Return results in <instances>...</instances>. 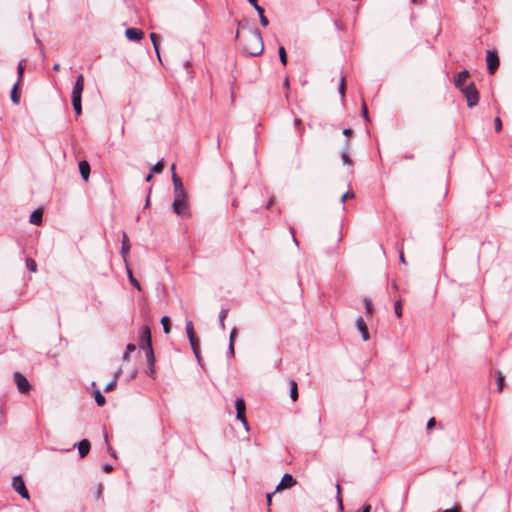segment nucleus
<instances>
[{"mask_svg": "<svg viewBox=\"0 0 512 512\" xmlns=\"http://www.w3.org/2000/svg\"><path fill=\"white\" fill-rule=\"evenodd\" d=\"M84 89V76L83 74H79L76 77V81L73 85L71 92V101L73 109L77 116H80L82 113V92Z\"/></svg>", "mask_w": 512, "mask_h": 512, "instance_id": "1", "label": "nucleus"}, {"mask_svg": "<svg viewBox=\"0 0 512 512\" xmlns=\"http://www.w3.org/2000/svg\"><path fill=\"white\" fill-rule=\"evenodd\" d=\"M263 50H264V44H263V38H262L261 32L259 31V29L255 28L252 31L251 43L244 47V51L249 56L256 57V56L261 55Z\"/></svg>", "mask_w": 512, "mask_h": 512, "instance_id": "2", "label": "nucleus"}, {"mask_svg": "<svg viewBox=\"0 0 512 512\" xmlns=\"http://www.w3.org/2000/svg\"><path fill=\"white\" fill-rule=\"evenodd\" d=\"M172 209L176 215L182 218H190L192 216L188 196L185 198H174Z\"/></svg>", "mask_w": 512, "mask_h": 512, "instance_id": "3", "label": "nucleus"}, {"mask_svg": "<svg viewBox=\"0 0 512 512\" xmlns=\"http://www.w3.org/2000/svg\"><path fill=\"white\" fill-rule=\"evenodd\" d=\"M462 93L463 95L465 96L466 98V101H467V106L469 108H472L474 106H476L479 102V92L475 86V84L473 82H471L470 84L468 85H464L462 86L461 88H458Z\"/></svg>", "mask_w": 512, "mask_h": 512, "instance_id": "4", "label": "nucleus"}, {"mask_svg": "<svg viewBox=\"0 0 512 512\" xmlns=\"http://www.w3.org/2000/svg\"><path fill=\"white\" fill-rule=\"evenodd\" d=\"M139 347L142 350H146L152 347L151 342V331L150 328L146 325L142 326L139 330Z\"/></svg>", "mask_w": 512, "mask_h": 512, "instance_id": "5", "label": "nucleus"}, {"mask_svg": "<svg viewBox=\"0 0 512 512\" xmlns=\"http://www.w3.org/2000/svg\"><path fill=\"white\" fill-rule=\"evenodd\" d=\"M174 169H175V164H173L171 167V170L173 172L172 182H173V186H174V198H185L186 196H188L187 192L184 188L182 180L174 172Z\"/></svg>", "mask_w": 512, "mask_h": 512, "instance_id": "6", "label": "nucleus"}, {"mask_svg": "<svg viewBox=\"0 0 512 512\" xmlns=\"http://www.w3.org/2000/svg\"><path fill=\"white\" fill-rule=\"evenodd\" d=\"M13 489L24 499H29V492L26 488L24 480L21 475L14 476L12 479Z\"/></svg>", "mask_w": 512, "mask_h": 512, "instance_id": "7", "label": "nucleus"}, {"mask_svg": "<svg viewBox=\"0 0 512 512\" xmlns=\"http://www.w3.org/2000/svg\"><path fill=\"white\" fill-rule=\"evenodd\" d=\"M13 379L20 393L26 394L30 391L31 385L28 379L23 374H21L20 372H14Z\"/></svg>", "mask_w": 512, "mask_h": 512, "instance_id": "8", "label": "nucleus"}, {"mask_svg": "<svg viewBox=\"0 0 512 512\" xmlns=\"http://www.w3.org/2000/svg\"><path fill=\"white\" fill-rule=\"evenodd\" d=\"M487 70L489 74H494L499 67L500 61L496 51L488 50L486 54Z\"/></svg>", "mask_w": 512, "mask_h": 512, "instance_id": "9", "label": "nucleus"}, {"mask_svg": "<svg viewBox=\"0 0 512 512\" xmlns=\"http://www.w3.org/2000/svg\"><path fill=\"white\" fill-rule=\"evenodd\" d=\"M296 480L293 478V476L289 473H285L277 485L275 492L282 490V489H288L293 487L296 484Z\"/></svg>", "mask_w": 512, "mask_h": 512, "instance_id": "10", "label": "nucleus"}, {"mask_svg": "<svg viewBox=\"0 0 512 512\" xmlns=\"http://www.w3.org/2000/svg\"><path fill=\"white\" fill-rule=\"evenodd\" d=\"M73 447H77L80 458H84L89 453L91 444L88 439H82L80 442L75 443Z\"/></svg>", "mask_w": 512, "mask_h": 512, "instance_id": "11", "label": "nucleus"}, {"mask_svg": "<svg viewBox=\"0 0 512 512\" xmlns=\"http://www.w3.org/2000/svg\"><path fill=\"white\" fill-rule=\"evenodd\" d=\"M356 326L361 333L363 341H368L370 339L369 331L364 319L361 316L356 319Z\"/></svg>", "mask_w": 512, "mask_h": 512, "instance_id": "12", "label": "nucleus"}, {"mask_svg": "<svg viewBox=\"0 0 512 512\" xmlns=\"http://www.w3.org/2000/svg\"><path fill=\"white\" fill-rule=\"evenodd\" d=\"M125 36L130 41H139L143 38L144 33L141 29L138 28H127L125 31Z\"/></svg>", "mask_w": 512, "mask_h": 512, "instance_id": "13", "label": "nucleus"}, {"mask_svg": "<svg viewBox=\"0 0 512 512\" xmlns=\"http://www.w3.org/2000/svg\"><path fill=\"white\" fill-rule=\"evenodd\" d=\"M79 172L81 174V177L84 181H88L90 176V164L86 160H82L78 164Z\"/></svg>", "mask_w": 512, "mask_h": 512, "instance_id": "14", "label": "nucleus"}, {"mask_svg": "<svg viewBox=\"0 0 512 512\" xmlns=\"http://www.w3.org/2000/svg\"><path fill=\"white\" fill-rule=\"evenodd\" d=\"M129 251H130V244H129L128 236H127L126 232H123L121 255H122V258L126 265H127V255L129 253Z\"/></svg>", "mask_w": 512, "mask_h": 512, "instance_id": "15", "label": "nucleus"}, {"mask_svg": "<svg viewBox=\"0 0 512 512\" xmlns=\"http://www.w3.org/2000/svg\"><path fill=\"white\" fill-rule=\"evenodd\" d=\"M236 418L241 419L246 411V404L243 398H236L235 400Z\"/></svg>", "mask_w": 512, "mask_h": 512, "instance_id": "16", "label": "nucleus"}, {"mask_svg": "<svg viewBox=\"0 0 512 512\" xmlns=\"http://www.w3.org/2000/svg\"><path fill=\"white\" fill-rule=\"evenodd\" d=\"M470 76V73L468 70H463L461 72H459L455 78H454V84H455V87L456 88H461L462 86H464V82L466 81V79Z\"/></svg>", "mask_w": 512, "mask_h": 512, "instance_id": "17", "label": "nucleus"}, {"mask_svg": "<svg viewBox=\"0 0 512 512\" xmlns=\"http://www.w3.org/2000/svg\"><path fill=\"white\" fill-rule=\"evenodd\" d=\"M144 351H145L147 363H148V366H149V372L148 373L149 374H153L154 371H155V369H154L155 355H154L153 348H149V349H146Z\"/></svg>", "mask_w": 512, "mask_h": 512, "instance_id": "18", "label": "nucleus"}, {"mask_svg": "<svg viewBox=\"0 0 512 512\" xmlns=\"http://www.w3.org/2000/svg\"><path fill=\"white\" fill-rule=\"evenodd\" d=\"M42 216H43V211L40 208H38L31 213V215L29 217V222L31 224L39 226L42 224Z\"/></svg>", "mask_w": 512, "mask_h": 512, "instance_id": "19", "label": "nucleus"}, {"mask_svg": "<svg viewBox=\"0 0 512 512\" xmlns=\"http://www.w3.org/2000/svg\"><path fill=\"white\" fill-rule=\"evenodd\" d=\"M290 385V398L292 401H296L298 399V385L294 379L289 380Z\"/></svg>", "mask_w": 512, "mask_h": 512, "instance_id": "20", "label": "nucleus"}, {"mask_svg": "<svg viewBox=\"0 0 512 512\" xmlns=\"http://www.w3.org/2000/svg\"><path fill=\"white\" fill-rule=\"evenodd\" d=\"M495 376H496V382H497V391L500 393V392H502V390L505 386V377L501 371H497Z\"/></svg>", "mask_w": 512, "mask_h": 512, "instance_id": "21", "label": "nucleus"}, {"mask_svg": "<svg viewBox=\"0 0 512 512\" xmlns=\"http://www.w3.org/2000/svg\"><path fill=\"white\" fill-rule=\"evenodd\" d=\"M18 85H19V80L16 81V83L13 85L12 90H11L10 98H11V101L14 104H19L20 103V96H19V94L17 92Z\"/></svg>", "mask_w": 512, "mask_h": 512, "instance_id": "22", "label": "nucleus"}, {"mask_svg": "<svg viewBox=\"0 0 512 512\" xmlns=\"http://www.w3.org/2000/svg\"><path fill=\"white\" fill-rule=\"evenodd\" d=\"M126 268H127V275H128V278H129V281H130L131 285L133 287H135L138 291H140L141 290V285L138 282V280L133 276V273L129 269L128 264L126 265Z\"/></svg>", "mask_w": 512, "mask_h": 512, "instance_id": "23", "label": "nucleus"}, {"mask_svg": "<svg viewBox=\"0 0 512 512\" xmlns=\"http://www.w3.org/2000/svg\"><path fill=\"white\" fill-rule=\"evenodd\" d=\"M95 402L99 407H102L106 404V398L103 396L100 390L94 391Z\"/></svg>", "mask_w": 512, "mask_h": 512, "instance_id": "24", "label": "nucleus"}, {"mask_svg": "<svg viewBox=\"0 0 512 512\" xmlns=\"http://www.w3.org/2000/svg\"><path fill=\"white\" fill-rule=\"evenodd\" d=\"M189 343L197 360L200 361L199 340L195 337L192 341H189Z\"/></svg>", "mask_w": 512, "mask_h": 512, "instance_id": "25", "label": "nucleus"}, {"mask_svg": "<svg viewBox=\"0 0 512 512\" xmlns=\"http://www.w3.org/2000/svg\"><path fill=\"white\" fill-rule=\"evenodd\" d=\"M278 55H279V59H280V62L286 66L287 65V62H288V58H287V53H286V49L284 46H280L279 49H278Z\"/></svg>", "mask_w": 512, "mask_h": 512, "instance_id": "26", "label": "nucleus"}, {"mask_svg": "<svg viewBox=\"0 0 512 512\" xmlns=\"http://www.w3.org/2000/svg\"><path fill=\"white\" fill-rule=\"evenodd\" d=\"M150 39L152 41L154 50L157 54L158 59L160 60V53H159V43H158V35L156 33L150 34Z\"/></svg>", "mask_w": 512, "mask_h": 512, "instance_id": "27", "label": "nucleus"}, {"mask_svg": "<svg viewBox=\"0 0 512 512\" xmlns=\"http://www.w3.org/2000/svg\"><path fill=\"white\" fill-rule=\"evenodd\" d=\"M186 333L189 341H192L196 337L192 321L186 323Z\"/></svg>", "mask_w": 512, "mask_h": 512, "instance_id": "28", "label": "nucleus"}, {"mask_svg": "<svg viewBox=\"0 0 512 512\" xmlns=\"http://www.w3.org/2000/svg\"><path fill=\"white\" fill-rule=\"evenodd\" d=\"M228 312H229V309L227 308H222L220 313H219V325L220 327L224 330L225 329V318L227 317L228 315Z\"/></svg>", "mask_w": 512, "mask_h": 512, "instance_id": "29", "label": "nucleus"}, {"mask_svg": "<svg viewBox=\"0 0 512 512\" xmlns=\"http://www.w3.org/2000/svg\"><path fill=\"white\" fill-rule=\"evenodd\" d=\"M341 158L344 164L352 165L353 162L348 155V141H346V148L342 151Z\"/></svg>", "mask_w": 512, "mask_h": 512, "instance_id": "30", "label": "nucleus"}, {"mask_svg": "<svg viewBox=\"0 0 512 512\" xmlns=\"http://www.w3.org/2000/svg\"><path fill=\"white\" fill-rule=\"evenodd\" d=\"M26 268L32 272V273H35L37 271V263L34 259L32 258H27L26 259Z\"/></svg>", "mask_w": 512, "mask_h": 512, "instance_id": "31", "label": "nucleus"}, {"mask_svg": "<svg viewBox=\"0 0 512 512\" xmlns=\"http://www.w3.org/2000/svg\"><path fill=\"white\" fill-rule=\"evenodd\" d=\"M161 324L163 325L164 333L168 334L170 332V319L168 316H163L161 319Z\"/></svg>", "mask_w": 512, "mask_h": 512, "instance_id": "32", "label": "nucleus"}, {"mask_svg": "<svg viewBox=\"0 0 512 512\" xmlns=\"http://www.w3.org/2000/svg\"><path fill=\"white\" fill-rule=\"evenodd\" d=\"M163 169H164V163H163V160H160L151 168V173L159 174L163 171Z\"/></svg>", "mask_w": 512, "mask_h": 512, "instance_id": "33", "label": "nucleus"}, {"mask_svg": "<svg viewBox=\"0 0 512 512\" xmlns=\"http://www.w3.org/2000/svg\"><path fill=\"white\" fill-rule=\"evenodd\" d=\"M394 311L398 318L402 317V301L400 299L395 302Z\"/></svg>", "mask_w": 512, "mask_h": 512, "instance_id": "34", "label": "nucleus"}, {"mask_svg": "<svg viewBox=\"0 0 512 512\" xmlns=\"http://www.w3.org/2000/svg\"><path fill=\"white\" fill-rule=\"evenodd\" d=\"M362 302H363V305L365 307L366 313L367 314H372V312H373V305H372L370 299L364 298Z\"/></svg>", "mask_w": 512, "mask_h": 512, "instance_id": "35", "label": "nucleus"}, {"mask_svg": "<svg viewBox=\"0 0 512 512\" xmlns=\"http://www.w3.org/2000/svg\"><path fill=\"white\" fill-rule=\"evenodd\" d=\"M345 91H346V86H345V77L344 76H341L340 78V83H339V93L341 95L342 98L345 97Z\"/></svg>", "mask_w": 512, "mask_h": 512, "instance_id": "36", "label": "nucleus"}, {"mask_svg": "<svg viewBox=\"0 0 512 512\" xmlns=\"http://www.w3.org/2000/svg\"><path fill=\"white\" fill-rule=\"evenodd\" d=\"M361 114L363 116V118L366 120V121H370V118H369V115H368V109H367V105L365 102L362 103V107H361Z\"/></svg>", "mask_w": 512, "mask_h": 512, "instance_id": "37", "label": "nucleus"}, {"mask_svg": "<svg viewBox=\"0 0 512 512\" xmlns=\"http://www.w3.org/2000/svg\"><path fill=\"white\" fill-rule=\"evenodd\" d=\"M116 379H112L105 387H104V391L105 392H109L111 390H113L115 387H116Z\"/></svg>", "mask_w": 512, "mask_h": 512, "instance_id": "38", "label": "nucleus"}, {"mask_svg": "<svg viewBox=\"0 0 512 512\" xmlns=\"http://www.w3.org/2000/svg\"><path fill=\"white\" fill-rule=\"evenodd\" d=\"M355 194L354 192H350V191H347L346 193H344L340 199V202L342 204H345V201L348 199V198H354Z\"/></svg>", "mask_w": 512, "mask_h": 512, "instance_id": "39", "label": "nucleus"}, {"mask_svg": "<svg viewBox=\"0 0 512 512\" xmlns=\"http://www.w3.org/2000/svg\"><path fill=\"white\" fill-rule=\"evenodd\" d=\"M17 71H18V79L17 80H21L22 76H23V73H24V65H23V62L20 61L18 66H17Z\"/></svg>", "mask_w": 512, "mask_h": 512, "instance_id": "40", "label": "nucleus"}, {"mask_svg": "<svg viewBox=\"0 0 512 512\" xmlns=\"http://www.w3.org/2000/svg\"><path fill=\"white\" fill-rule=\"evenodd\" d=\"M235 354V351H234V344H232V341L229 342V345H228V350H227V356L228 357H233Z\"/></svg>", "mask_w": 512, "mask_h": 512, "instance_id": "41", "label": "nucleus"}, {"mask_svg": "<svg viewBox=\"0 0 512 512\" xmlns=\"http://www.w3.org/2000/svg\"><path fill=\"white\" fill-rule=\"evenodd\" d=\"M495 123V130L499 132L502 129V121L499 117H496L494 120Z\"/></svg>", "mask_w": 512, "mask_h": 512, "instance_id": "42", "label": "nucleus"}, {"mask_svg": "<svg viewBox=\"0 0 512 512\" xmlns=\"http://www.w3.org/2000/svg\"><path fill=\"white\" fill-rule=\"evenodd\" d=\"M259 19H260V23L263 27H266L269 25V20L267 19V17L264 14H261Z\"/></svg>", "mask_w": 512, "mask_h": 512, "instance_id": "43", "label": "nucleus"}, {"mask_svg": "<svg viewBox=\"0 0 512 512\" xmlns=\"http://www.w3.org/2000/svg\"><path fill=\"white\" fill-rule=\"evenodd\" d=\"M435 425H436V420H435V418H433V417H432V418H430V419L427 421L426 428H427L428 430H430V429H432L433 427H435Z\"/></svg>", "mask_w": 512, "mask_h": 512, "instance_id": "44", "label": "nucleus"}, {"mask_svg": "<svg viewBox=\"0 0 512 512\" xmlns=\"http://www.w3.org/2000/svg\"><path fill=\"white\" fill-rule=\"evenodd\" d=\"M236 335H237V329L234 327L230 332L229 342L232 341V344H234Z\"/></svg>", "mask_w": 512, "mask_h": 512, "instance_id": "45", "label": "nucleus"}, {"mask_svg": "<svg viewBox=\"0 0 512 512\" xmlns=\"http://www.w3.org/2000/svg\"><path fill=\"white\" fill-rule=\"evenodd\" d=\"M294 125L297 129H303V123L300 118H295Z\"/></svg>", "mask_w": 512, "mask_h": 512, "instance_id": "46", "label": "nucleus"}, {"mask_svg": "<svg viewBox=\"0 0 512 512\" xmlns=\"http://www.w3.org/2000/svg\"><path fill=\"white\" fill-rule=\"evenodd\" d=\"M290 232L292 234V238H293V242L294 244L299 247V241L297 240L296 236H295V231H294V228L290 227Z\"/></svg>", "mask_w": 512, "mask_h": 512, "instance_id": "47", "label": "nucleus"}, {"mask_svg": "<svg viewBox=\"0 0 512 512\" xmlns=\"http://www.w3.org/2000/svg\"><path fill=\"white\" fill-rule=\"evenodd\" d=\"M135 350H136V345L135 344H133V343L127 344V346H126V351L127 352L131 353V352H134Z\"/></svg>", "mask_w": 512, "mask_h": 512, "instance_id": "48", "label": "nucleus"}, {"mask_svg": "<svg viewBox=\"0 0 512 512\" xmlns=\"http://www.w3.org/2000/svg\"><path fill=\"white\" fill-rule=\"evenodd\" d=\"M238 420L241 421V423L243 424L245 429L248 431L249 430V426H248V422H247V419L245 417V414L243 415V417H241V419H238Z\"/></svg>", "mask_w": 512, "mask_h": 512, "instance_id": "49", "label": "nucleus"}, {"mask_svg": "<svg viewBox=\"0 0 512 512\" xmlns=\"http://www.w3.org/2000/svg\"><path fill=\"white\" fill-rule=\"evenodd\" d=\"M113 470V466L111 464H104L103 465V471L105 473H110Z\"/></svg>", "mask_w": 512, "mask_h": 512, "instance_id": "50", "label": "nucleus"}, {"mask_svg": "<svg viewBox=\"0 0 512 512\" xmlns=\"http://www.w3.org/2000/svg\"><path fill=\"white\" fill-rule=\"evenodd\" d=\"M254 9L256 10V12L258 13V15L260 16L261 14H264V9L259 5L257 4L256 6H254Z\"/></svg>", "mask_w": 512, "mask_h": 512, "instance_id": "51", "label": "nucleus"}, {"mask_svg": "<svg viewBox=\"0 0 512 512\" xmlns=\"http://www.w3.org/2000/svg\"><path fill=\"white\" fill-rule=\"evenodd\" d=\"M275 494V491L272 492V493H267L266 495V498H267V503L268 505H271V502H272V496Z\"/></svg>", "mask_w": 512, "mask_h": 512, "instance_id": "52", "label": "nucleus"}, {"mask_svg": "<svg viewBox=\"0 0 512 512\" xmlns=\"http://www.w3.org/2000/svg\"><path fill=\"white\" fill-rule=\"evenodd\" d=\"M370 510H371V505H369V504L363 505L362 512H370Z\"/></svg>", "mask_w": 512, "mask_h": 512, "instance_id": "53", "label": "nucleus"}, {"mask_svg": "<svg viewBox=\"0 0 512 512\" xmlns=\"http://www.w3.org/2000/svg\"><path fill=\"white\" fill-rule=\"evenodd\" d=\"M443 512H461V510H460V508L455 507V508H451V509H446Z\"/></svg>", "mask_w": 512, "mask_h": 512, "instance_id": "54", "label": "nucleus"}, {"mask_svg": "<svg viewBox=\"0 0 512 512\" xmlns=\"http://www.w3.org/2000/svg\"><path fill=\"white\" fill-rule=\"evenodd\" d=\"M343 134H344L345 136H350V135L352 134V129H350V128H346V129H344V130H343Z\"/></svg>", "mask_w": 512, "mask_h": 512, "instance_id": "55", "label": "nucleus"}, {"mask_svg": "<svg viewBox=\"0 0 512 512\" xmlns=\"http://www.w3.org/2000/svg\"><path fill=\"white\" fill-rule=\"evenodd\" d=\"M129 359H130V352L126 351L123 355V360L127 362V361H129Z\"/></svg>", "mask_w": 512, "mask_h": 512, "instance_id": "56", "label": "nucleus"}, {"mask_svg": "<svg viewBox=\"0 0 512 512\" xmlns=\"http://www.w3.org/2000/svg\"><path fill=\"white\" fill-rule=\"evenodd\" d=\"M399 258H400V261H401L402 263H404V264L406 263L405 258H404V254H403V251H402V250H400Z\"/></svg>", "mask_w": 512, "mask_h": 512, "instance_id": "57", "label": "nucleus"}, {"mask_svg": "<svg viewBox=\"0 0 512 512\" xmlns=\"http://www.w3.org/2000/svg\"><path fill=\"white\" fill-rule=\"evenodd\" d=\"M248 3L251 5V6H256L258 4V0H247Z\"/></svg>", "mask_w": 512, "mask_h": 512, "instance_id": "58", "label": "nucleus"}, {"mask_svg": "<svg viewBox=\"0 0 512 512\" xmlns=\"http://www.w3.org/2000/svg\"><path fill=\"white\" fill-rule=\"evenodd\" d=\"M108 450L113 458H117L116 452L112 448L108 447Z\"/></svg>", "mask_w": 512, "mask_h": 512, "instance_id": "59", "label": "nucleus"}, {"mask_svg": "<svg viewBox=\"0 0 512 512\" xmlns=\"http://www.w3.org/2000/svg\"><path fill=\"white\" fill-rule=\"evenodd\" d=\"M284 86L289 89V86H290V83H289V78L286 77L285 80H284Z\"/></svg>", "mask_w": 512, "mask_h": 512, "instance_id": "60", "label": "nucleus"}, {"mask_svg": "<svg viewBox=\"0 0 512 512\" xmlns=\"http://www.w3.org/2000/svg\"><path fill=\"white\" fill-rule=\"evenodd\" d=\"M53 70L54 71H59L60 70V64L56 63L53 65Z\"/></svg>", "mask_w": 512, "mask_h": 512, "instance_id": "61", "label": "nucleus"}, {"mask_svg": "<svg viewBox=\"0 0 512 512\" xmlns=\"http://www.w3.org/2000/svg\"><path fill=\"white\" fill-rule=\"evenodd\" d=\"M120 374H121V370L116 371V372L114 373V377H113V379H116V380H117Z\"/></svg>", "mask_w": 512, "mask_h": 512, "instance_id": "62", "label": "nucleus"}, {"mask_svg": "<svg viewBox=\"0 0 512 512\" xmlns=\"http://www.w3.org/2000/svg\"><path fill=\"white\" fill-rule=\"evenodd\" d=\"M273 202H274V199H273V198H271V199L269 200V202H268V204H267L266 208H267V209H269V208L271 207V205L273 204Z\"/></svg>", "mask_w": 512, "mask_h": 512, "instance_id": "63", "label": "nucleus"}, {"mask_svg": "<svg viewBox=\"0 0 512 512\" xmlns=\"http://www.w3.org/2000/svg\"><path fill=\"white\" fill-rule=\"evenodd\" d=\"M273 202H274V199H273V198H271V199L269 200V202H268V204H267L266 208H267V209H269V208L271 207V205L273 204Z\"/></svg>", "mask_w": 512, "mask_h": 512, "instance_id": "64", "label": "nucleus"}]
</instances>
